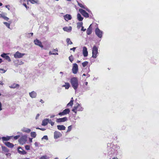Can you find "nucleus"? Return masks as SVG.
Returning a JSON list of instances; mask_svg holds the SVG:
<instances>
[{"mask_svg":"<svg viewBox=\"0 0 159 159\" xmlns=\"http://www.w3.org/2000/svg\"><path fill=\"white\" fill-rule=\"evenodd\" d=\"M107 154L109 159H119L120 147L116 143H108L107 144Z\"/></svg>","mask_w":159,"mask_h":159,"instance_id":"1","label":"nucleus"},{"mask_svg":"<svg viewBox=\"0 0 159 159\" xmlns=\"http://www.w3.org/2000/svg\"><path fill=\"white\" fill-rule=\"evenodd\" d=\"M70 82L72 87L76 92L79 86L78 80L76 77H73L71 79Z\"/></svg>","mask_w":159,"mask_h":159,"instance_id":"2","label":"nucleus"},{"mask_svg":"<svg viewBox=\"0 0 159 159\" xmlns=\"http://www.w3.org/2000/svg\"><path fill=\"white\" fill-rule=\"evenodd\" d=\"M84 108L82 107L81 104L77 103L73 108L72 111L75 114L77 113V111H82L84 110Z\"/></svg>","mask_w":159,"mask_h":159,"instance_id":"3","label":"nucleus"},{"mask_svg":"<svg viewBox=\"0 0 159 159\" xmlns=\"http://www.w3.org/2000/svg\"><path fill=\"white\" fill-rule=\"evenodd\" d=\"M98 53V48L96 46H94L92 49V57L94 58H96Z\"/></svg>","mask_w":159,"mask_h":159,"instance_id":"4","label":"nucleus"},{"mask_svg":"<svg viewBox=\"0 0 159 159\" xmlns=\"http://www.w3.org/2000/svg\"><path fill=\"white\" fill-rule=\"evenodd\" d=\"M95 32L97 36L100 39L102 37L103 32L101 30L98 28L95 29Z\"/></svg>","mask_w":159,"mask_h":159,"instance_id":"5","label":"nucleus"},{"mask_svg":"<svg viewBox=\"0 0 159 159\" xmlns=\"http://www.w3.org/2000/svg\"><path fill=\"white\" fill-rule=\"evenodd\" d=\"M27 136L26 135L22 136L19 140V143L23 145L27 141Z\"/></svg>","mask_w":159,"mask_h":159,"instance_id":"6","label":"nucleus"},{"mask_svg":"<svg viewBox=\"0 0 159 159\" xmlns=\"http://www.w3.org/2000/svg\"><path fill=\"white\" fill-rule=\"evenodd\" d=\"M25 54L24 53H21L17 51L14 55V57L16 58H19L23 57L25 55Z\"/></svg>","mask_w":159,"mask_h":159,"instance_id":"7","label":"nucleus"},{"mask_svg":"<svg viewBox=\"0 0 159 159\" xmlns=\"http://www.w3.org/2000/svg\"><path fill=\"white\" fill-rule=\"evenodd\" d=\"M73 66L72 69L73 73L74 74H76L78 70V67L77 64L76 63H74L73 65Z\"/></svg>","mask_w":159,"mask_h":159,"instance_id":"8","label":"nucleus"},{"mask_svg":"<svg viewBox=\"0 0 159 159\" xmlns=\"http://www.w3.org/2000/svg\"><path fill=\"white\" fill-rule=\"evenodd\" d=\"M79 11L84 17L86 18H88L89 17V14L86 12L85 10L80 8L79 9Z\"/></svg>","mask_w":159,"mask_h":159,"instance_id":"9","label":"nucleus"},{"mask_svg":"<svg viewBox=\"0 0 159 159\" xmlns=\"http://www.w3.org/2000/svg\"><path fill=\"white\" fill-rule=\"evenodd\" d=\"M62 134L60 132L57 131H55L54 133V137L55 139H57L62 136Z\"/></svg>","mask_w":159,"mask_h":159,"instance_id":"10","label":"nucleus"},{"mask_svg":"<svg viewBox=\"0 0 159 159\" xmlns=\"http://www.w3.org/2000/svg\"><path fill=\"white\" fill-rule=\"evenodd\" d=\"M70 112V110L68 108H67L64 110L62 112L59 113L58 115L60 116H63L68 114Z\"/></svg>","mask_w":159,"mask_h":159,"instance_id":"11","label":"nucleus"},{"mask_svg":"<svg viewBox=\"0 0 159 159\" xmlns=\"http://www.w3.org/2000/svg\"><path fill=\"white\" fill-rule=\"evenodd\" d=\"M34 42L36 45L39 46L42 48L43 47V46L42 44V42L38 39H36L34 40Z\"/></svg>","mask_w":159,"mask_h":159,"instance_id":"12","label":"nucleus"},{"mask_svg":"<svg viewBox=\"0 0 159 159\" xmlns=\"http://www.w3.org/2000/svg\"><path fill=\"white\" fill-rule=\"evenodd\" d=\"M14 63L15 65L17 66L18 65H22L24 64V62L21 61L19 60H16L14 61Z\"/></svg>","mask_w":159,"mask_h":159,"instance_id":"13","label":"nucleus"},{"mask_svg":"<svg viewBox=\"0 0 159 159\" xmlns=\"http://www.w3.org/2000/svg\"><path fill=\"white\" fill-rule=\"evenodd\" d=\"M78 4V6L80 7L83 8L89 12H90V11L89 9L85 5H84L82 3H80L79 2H77Z\"/></svg>","mask_w":159,"mask_h":159,"instance_id":"14","label":"nucleus"},{"mask_svg":"<svg viewBox=\"0 0 159 159\" xmlns=\"http://www.w3.org/2000/svg\"><path fill=\"white\" fill-rule=\"evenodd\" d=\"M83 54L84 57H86L88 55V52L87 48L85 47H84L83 49Z\"/></svg>","mask_w":159,"mask_h":159,"instance_id":"15","label":"nucleus"},{"mask_svg":"<svg viewBox=\"0 0 159 159\" xmlns=\"http://www.w3.org/2000/svg\"><path fill=\"white\" fill-rule=\"evenodd\" d=\"M50 120V119L48 118L44 119L42 121V125L43 126L46 125Z\"/></svg>","mask_w":159,"mask_h":159,"instance_id":"16","label":"nucleus"},{"mask_svg":"<svg viewBox=\"0 0 159 159\" xmlns=\"http://www.w3.org/2000/svg\"><path fill=\"white\" fill-rule=\"evenodd\" d=\"M29 95L31 98H34L36 97L37 94L35 92L32 91L31 92L29 93Z\"/></svg>","mask_w":159,"mask_h":159,"instance_id":"17","label":"nucleus"},{"mask_svg":"<svg viewBox=\"0 0 159 159\" xmlns=\"http://www.w3.org/2000/svg\"><path fill=\"white\" fill-rule=\"evenodd\" d=\"M67 118L64 117L62 118H60L57 119L56 120V122L58 123L64 122L67 120Z\"/></svg>","mask_w":159,"mask_h":159,"instance_id":"18","label":"nucleus"},{"mask_svg":"<svg viewBox=\"0 0 159 159\" xmlns=\"http://www.w3.org/2000/svg\"><path fill=\"white\" fill-rule=\"evenodd\" d=\"M6 13H2L0 14V18H2L6 21H8L9 18L6 16Z\"/></svg>","mask_w":159,"mask_h":159,"instance_id":"19","label":"nucleus"},{"mask_svg":"<svg viewBox=\"0 0 159 159\" xmlns=\"http://www.w3.org/2000/svg\"><path fill=\"white\" fill-rule=\"evenodd\" d=\"M18 152L21 154L24 155L26 153V152L25 151L22 149L21 147L18 148Z\"/></svg>","mask_w":159,"mask_h":159,"instance_id":"20","label":"nucleus"},{"mask_svg":"<svg viewBox=\"0 0 159 159\" xmlns=\"http://www.w3.org/2000/svg\"><path fill=\"white\" fill-rule=\"evenodd\" d=\"M1 56L5 58L8 61H11V60L10 58V57L7 55L5 53H3L1 55Z\"/></svg>","mask_w":159,"mask_h":159,"instance_id":"21","label":"nucleus"},{"mask_svg":"<svg viewBox=\"0 0 159 159\" xmlns=\"http://www.w3.org/2000/svg\"><path fill=\"white\" fill-rule=\"evenodd\" d=\"M21 131L27 133H29L30 132L31 130L30 129L26 127H23L21 129Z\"/></svg>","mask_w":159,"mask_h":159,"instance_id":"22","label":"nucleus"},{"mask_svg":"<svg viewBox=\"0 0 159 159\" xmlns=\"http://www.w3.org/2000/svg\"><path fill=\"white\" fill-rule=\"evenodd\" d=\"M72 28L71 26L65 27L63 28V30L64 31L68 32H71L72 30Z\"/></svg>","mask_w":159,"mask_h":159,"instance_id":"23","label":"nucleus"},{"mask_svg":"<svg viewBox=\"0 0 159 159\" xmlns=\"http://www.w3.org/2000/svg\"><path fill=\"white\" fill-rule=\"evenodd\" d=\"M5 144L7 147L10 148H12L14 147V145L12 143L8 142H4Z\"/></svg>","mask_w":159,"mask_h":159,"instance_id":"24","label":"nucleus"},{"mask_svg":"<svg viewBox=\"0 0 159 159\" xmlns=\"http://www.w3.org/2000/svg\"><path fill=\"white\" fill-rule=\"evenodd\" d=\"M64 17L65 20L67 21L70 20L72 18L71 16L69 14H66L64 16Z\"/></svg>","mask_w":159,"mask_h":159,"instance_id":"25","label":"nucleus"},{"mask_svg":"<svg viewBox=\"0 0 159 159\" xmlns=\"http://www.w3.org/2000/svg\"><path fill=\"white\" fill-rule=\"evenodd\" d=\"M90 88L89 87L87 86H85L84 85V84H83L82 90L83 92H84L90 90Z\"/></svg>","mask_w":159,"mask_h":159,"instance_id":"26","label":"nucleus"},{"mask_svg":"<svg viewBox=\"0 0 159 159\" xmlns=\"http://www.w3.org/2000/svg\"><path fill=\"white\" fill-rule=\"evenodd\" d=\"M57 128L58 129L62 130H65L66 129V127L63 125H57Z\"/></svg>","mask_w":159,"mask_h":159,"instance_id":"27","label":"nucleus"},{"mask_svg":"<svg viewBox=\"0 0 159 159\" xmlns=\"http://www.w3.org/2000/svg\"><path fill=\"white\" fill-rule=\"evenodd\" d=\"M11 137L7 136L6 137H3L2 138V139L3 141H7L9 140L10 139Z\"/></svg>","mask_w":159,"mask_h":159,"instance_id":"28","label":"nucleus"},{"mask_svg":"<svg viewBox=\"0 0 159 159\" xmlns=\"http://www.w3.org/2000/svg\"><path fill=\"white\" fill-rule=\"evenodd\" d=\"M73 101H74V100H73V98H71V100L70 101V102L68 103L67 104V106H68V107H69V106L71 107V106H72L73 105Z\"/></svg>","mask_w":159,"mask_h":159,"instance_id":"29","label":"nucleus"},{"mask_svg":"<svg viewBox=\"0 0 159 159\" xmlns=\"http://www.w3.org/2000/svg\"><path fill=\"white\" fill-rule=\"evenodd\" d=\"M70 86V85L68 83H65V84L63 85L62 86V87H65L66 89H68Z\"/></svg>","mask_w":159,"mask_h":159,"instance_id":"30","label":"nucleus"},{"mask_svg":"<svg viewBox=\"0 0 159 159\" xmlns=\"http://www.w3.org/2000/svg\"><path fill=\"white\" fill-rule=\"evenodd\" d=\"M77 18L78 20L80 21H82L83 19V17L81 16V15L79 13L77 14Z\"/></svg>","mask_w":159,"mask_h":159,"instance_id":"31","label":"nucleus"},{"mask_svg":"<svg viewBox=\"0 0 159 159\" xmlns=\"http://www.w3.org/2000/svg\"><path fill=\"white\" fill-rule=\"evenodd\" d=\"M91 25H90V26H89V28H88L87 31H86L87 34L88 35L90 34L92 32V30L90 28V27Z\"/></svg>","mask_w":159,"mask_h":159,"instance_id":"32","label":"nucleus"},{"mask_svg":"<svg viewBox=\"0 0 159 159\" xmlns=\"http://www.w3.org/2000/svg\"><path fill=\"white\" fill-rule=\"evenodd\" d=\"M29 1L32 4H39V1L38 0H29Z\"/></svg>","mask_w":159,"mask_h":159,"instance_id":"33","label":"nucleus"},{"mask_svg":"<svg viewBox=\"0 0 159 159\" xmlns=\"http://www.w3.org/2000/svg\"><path fill=\"white\" fill-rule=\"evenodd\" d=\"M19 86V85L17 84H13L11 86H10L9 87L11 88H15L17 87H18Z\"/></svg>","mask_w":159,"mask_h":159,"instance_id":"34","label":"nucleus"},{"mask_svg":"<svg viewBox=\"0 0 159 159\" xmlns=\"http://www.w3.org/2000/svg\"><path fill=\"white\" fill-rule=\"evenodd\" d=\"M83 26L82 22H80L77 23V28L78 29H80L81 27H82Z\"/></svg>","mask_w":159,"mask_h":159,"instance_id":"35","label":"nucleus"},{"mask_svg":"<svg viewBox=\"0 0 159 159\" xmlns=\"http://www.w3.org/2000/svg\"><path fill=\"white\" fill-rule=\"evenodd\" d=\"M3 24L7 27L8 28L11 29L10 28V23H8L7 22H4Z\"/></svg>","mask_w":159,"mask_h":159,"instance_id":"36","label":"nucleus"},{"mask_svg":"<svg viewBox=\"0 0 159 159\" xmlns=\"http://www.w3.org/2000/svg\"><path fill=\"white\" fill-rule=\"evenodd\" d=\"M31 136L33 138H35L36 136V134L35 132H32L30 133Z\"/></svg>","mask_w":159,"mask_h":159,"instance_id":"37","label":"nucleus"},{"mask_svg":"<svg viewBox=\"0 0 159 159\" xmlns=\"http://www.w3.org/2000/svg\"><path fill=\"white\" fill-rule=\"evenodd\" d=\"M66 41L68 45L71 44H72V42L70 41V40L69 38H67L66 39Z\"/></svg>","mask_w":159,"mask_h":159,"instance_id":"38","label":"nucleus"},{"mask_svg":"<svg viewBox=\"0 0 159 159\" xmlns=\"http://www.w3.org/2000/svg\"><path fill=\"white\" fill-rule=\"evenodd\" d=\"M88 62L87 61H84L82 63V65L83 67L86 66L88 64Z\"/></svg>","mask_w":159,"mask_h":159,"instance_id":"39","label":"nucleus"},{"mask_svg":"<svg viewBox=\"0 0 159 159\" xmlns=\"http://www.w3.org/2000/svg\"><path fill=\"white\" fill-rule=\"evenodd\" d=\"M40 159H49V157L47 156H43L41 157Z\"/></svg>","mask_w":159,"mask_h":159,"instance_id":"40","label":"nucleus"},{"mask_svg":"<svg viewBox=\"0 0 159 159\" xmlns=\"http://www.w3.org/2000/svg\"><path fill=\"white\" fill-rule=\"evenodd\" d=\"M69 59L71 62H72L73 61L74 58L72 55H71L69 57Z\"/></svg>","mask_w":159,"mask_h":159,"instance_id":"41","label":"nucleus"},{"mask_svg":"<svg viewBox=\"0 0 159 159\" xmlns=\"http://www.w3.org/2000/svg\"><path fill=\"white\" fill-rule=\"evenodd\" d=\"M72 128V127L71 125L69 126L68 127V129L67 130L66 132H70Z\"/></svg>","mask_w":159,"mask_h":159,"instance_id":"42","label":"nucleus"},{"mask_svg":"<svg viewBox=\"0 0 159 159\" xmlns=\"http://www.w3.org/2000/svg\"><path fill=\"white\" fill-rule=\"evenodd\" d=\"M2 149L4 151L6 152H8V149L6 147H2Z\"/></svg>","mask_w":159,"mask_h":159,"instance_id":"43","label":"nucleus"},{"mask_svg":"<svg viewBox=\"0 0 159 159\" xmlns=\"http://www.w3.org/2000/svg\"><path fill=\"white\" fill-rule=\"evenodd\" d=\"M46 139V140H48V138L47 135H44L43 136V137L42 138V139Z\"/></svg>","mask_w":159,"mask_h":159,"instance_id":"44","label":"nucleus"},{"mask_svg":"<svg viewBox=\"0 0 159 159\" xmlns=\"http://www.w3.org/2000/svg\"><path fill=\"white\" fill-rule=\"evenodd\" d=\"M49 54L50 55H58V53L52 52L51 51L49 52Z\"/></svg>","mask_w":159,"mask_h":159,"instance_id":"45","label":"nucleus"},{"mask_svg":"<svg viewBox=\"0 0 159 159\" xmlns=\"http://www.w3.org/2000/svg\"><path fill=\"white\" fill-rule=\"evenodd\" d=\"M25 148L26 150H29L30 149V146L28 145H26L25 146Z\"/></svg>","mask_w":159,"mask_h":159,"instance_id":"46","label":"nucleus"},{"mask_svg":"<svg viewBox=\"0 0 159 159\" xmlns=\"http://www.w3.org/2000/svg\"><path fill=\"white\" fill-rule=\"evenodd\" d=\"M49 123H50L52 126H53L54 124V122L51 121L50 119V120L49 122Z\"/></svg>","mask_w":159,"mask_h":159,"instance_id":"47","label":"nucleus"},{"mask_svg":"<svg viewBox=\"0 0 159 159\" xmlns=\"http://www.w3.org/2000/svg\"><path fill=\"white\" fill-rule=\"evenodd\" d=\"M86 76L87 78H88L90 77V75L88 74H87L86 75L85 74H84L82 76Z\"/></svg>","mask_w":159,"mask_h":159,"instance_id":"48","label":"nucleus"},{"mask_svg":"<svg viewBox=\"0 0 159 159\" xmlns=\"http://www.w3.org/2000/svg\"><path fill=\"white\" fill-rule=\"evenodd\" d=\"M36 129H40V130H41L42 131H45L46 130L45 129H44V128H39V127L36 128Z\"/></svg>","mask_w":159,"mask_h":159,"instance_id":"49","label":"nucleus"},{"mask_svg":"<svg viewBox=\"0 0 159 159\" xmlns=\"http://www.w3.org/2000/svg\"><path fill=\"white\" fill-rule=\"evenodd\" d=\"M20 137V135H17L14 137V138L16 140L19 138Z\"/></svg>","mask_w":159,"mask_h":159,"instance_id":"50","label":"nucleus"},{"mask_svg":"<svg viewBox=\"0 0 159 159\" xmlns=\"http://www.w3.org/2000/svg\"><path fill=\"white\" fill-rule=\"evenodd\" d=\"M76 47H74L72 48H71L70 49V50H73L74 52L75 51V50L76 49Z\"/></svg>","mask_w":159,"mask_h":159,"instance_id":"51","label":"nucleus"},{"mask_svg":"<svg viewBox=\"0 0 159 159\" xmlns=\"http://www.w3.org/2000/svg\"><path fill=\"white\" fill-rule=\"evenodd\" d=\"M39 143L37 142H35L34 143V145L35 146L37 147L38 146Z\"/></svg>","mask_w":159,"mask_h":159,"instance_id":"52","label":"nucleus"},{"mask_svg":"<svg viewBox=\"0 0 159 159\" xmlns=\"http://www.w3.org/2000/svg\"><path fill=\"white\" fill-rule=\"evenodd\" d=\"M23 5L27 9L29 8V7H28L25 3H23Z\"/></svg>","mask_w":159,"mask_h":159,"instance_id":"53","label":"nucleus"},{"mask_svg":"<svg viewBox=\"0 0 159 159\" xmlns=\"http://www.w3.org/2000/svg\"><path fill=\"white\" fill-rule=\"evenodd\" d=\"M81 30L82 31H85L86 30V29H84V27L83 26H82V27L81 28Z\"/></svg>","mask_w":159,"mask_h":159,"instance_id":"54","label":"nucleus"},{"mask_svg":"<svg viewBox=\"0 0 159 159\" xmlns=\"http://www.w3.org/2000/svg\"><path fill=\"white\" fill-rule=\"evenodd\" d=\"M10 7V6L9 5H6L5 6V7L6 8H7V9L9 10H10V8H9V7Z\"/></svg>","mask_w":159,"mask_h":159,"instance_id":"55","label":"nucleus"},{"mask_svg":"<svg viewBox=\"0 0 159 159\" xmlns=\"http://www.w3.org/2000/svg\"><path fill=\"white\" fill-rule=\"evenodd\" d=\"M56 51H57V52L58 51V49L57 48H56L55 49H54L53 50L52 52H56Z\"/></svg>","mask_w":159,"mask_h":159,"instance_id":"56","label":"nucleus"},{"mask_svg":"<svg viewBox=\"0 0 159 159\" xmlns=\"http://www.w3.org/2000/svg\"><path fill=\"white\" fill-rule=\"evenodd\" d=\"M2 110V104L1 102H0V111Z\"/></svg>","mask_w":159,"mask_h":159,"instance_id":"57","label":"nucleus"},{"mask_svg":"<svg viewBox=\"0 0 159 159\" xmlns=\"http://www.w3.org/2000/svg\"><path fill=\"white\" fill-rule=\"evenodd\" d=\"M39 114H38L36 117V119H37L39 117Z\"/></svg>","mask_w":159,"mask_h":159,"instance_id":"58","label":"nucleus"},{"mask_svg":"<svg viewBox=\"0 0 159 159\" xmlns=\"http://www.w3.org/2000/svg\"><path fill=\"white\" fill-rule=\"evenodd\" d=\"M88 83L87 82H85L83 84H84L85 86H87Z\"/></svg>","mask_w":159,"mask_h":159,"instance_id":"59","label":"nucleus"},{"mask_svg":"<svg viewBox=\"0 0 159 159\" xmlns=\"http://www.w3.org/2000/svg\"><path fill=\"white\" fill-rule=\"evenodd\" d=\"M29 141L30 142H32V138H29Z\"/></svg>","mask_w":159,"mask_h":159,"instance_id":"60","label":"nucleus"},{"mask_svg":"<svg viewBox=\"0 0 159 159\" xmlns=\"http://www.w3.org/2000/svg\"><path fill=\"white\" fill-rule=\"evenodd\" d=\"M3 82L2 81H0V85H3Z\"/></svg>","mask_w":159,"mask_h":159,"instance_id":"61","label":"nucleus"},{"mask_svg":"<svg viewBox=\"0 0 159 159\" xmlns=\"http://www.w3.org/2000/svg\"><path fill=\"white\" fill-rule=\"evenodd\" d=\"M60 74H61V77H62L63 74V72H60Z\"/></svg>","mask_w":159,"mask_h":159,"instance_id":"62","label":"nucleus"},{"mask_svg":"<svg viewBox=\"0 0 159 159\" xmlns=\"http://www.w3.org/2000/svg\"><path fill=\"white\" fill-rule=\"evenodd\" d=\"M40 102H41L42 103H43L44 102V101H43V100H42V99H41V100H40Z\"/></svg>","mask_w":159,"mask_h":159,"instance_id":"63","label":"nucleus"},{"mask_svg":"<svg viewBox=\"0 0 159 159\" xmlns=\"http://www.w3.org/2000/svg\"><path fill=\"white\" fill-rule=\"evenodd\" d=\"M55 116L54 115H52L50 116V118H53V117H54Z\"/></svg>","mask_w":159,"mask_h":159,"instance_id":"64","label":"nucleus"}]
</instances>
